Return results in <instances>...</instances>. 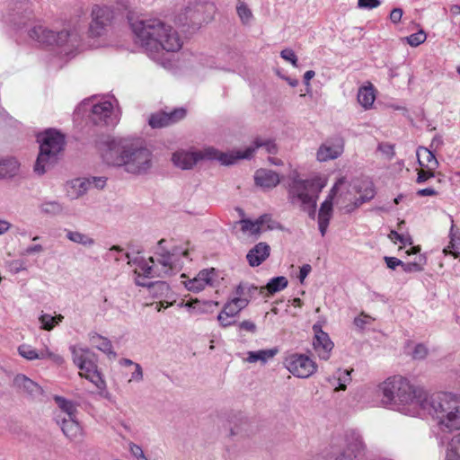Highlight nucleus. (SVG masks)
I'll return each mask as SVG.
<instances>
[{
    "mask_svg": "<svg viewBox=\"0 0 460 460\" xmlns=\"http://www.w3.org/2000/svg\"><path fill=\"white\" fill-rule=\"evenodd\" d=\"M108 165L122 166L131 174L147 173L154 164V155L146 141L137 137L114 138L108 141L102 153Z\"/></svg>",
    "mask_w": 460,
    "mask_h": 460,
    "instance_id": "nucleus-1",
    "label": "nucleus"
},
{
    "mask_svg": "<svg viewBox=\"0 0 460 460\" xmlns=\"http://www.w3.org/2000/svg\"><path fill=\"white\" fill-rule=\"evenodd\" d=\"M131 28L137 41L149 55L161 50L176 52L182 46L178 32L160 19L138 20L132 22Z\"/></svg>",
    "mask_w": 460,
    "mask_h": 460,
    "instance_id": "nucleus-2",
    "label": "nucleus"
},
{
    "mask_svg": "<svg viewBox=\"0 0 460 460\" xmlns=\"http://www.w3.org/2000/svg\"><path fill=\"white\" fill-rule=\"evenodd\" d=\"M379 390L383 394V404L409 414H420L429 396L401 376L387 378L379 385Z\"/></svg>",
    "mask_w": 460,
    "mask_h": 460,
    "instance_id": "nucleus-3",
    "label": "nucleus"
},
{
    "mask_svg": "<svg viewBox=\"0 0 460 460\" xmlns=\"http://www.w3.org/2000/svg\"><path fill=\"white\" fill-rule=\"evenodd\" d=\"M443 432L460 429V394L437 393L428 396L423 409Z\"/></svg>",
    "mask_w": 460,
    "mask_h": 460,
    "instance_id": "nucleus-4",
    "label": "nucleus"
},
{
    "mask_svg": "<svg viewBox=\"0 0 460 460\" xmlns=\"http://www.w3.org/2000/svg\"><path fill=\"white\" fill-rule=\"evenodd\" d=\"M323 185L313 180L294 178L288 186V199L293 206L299 207L311 218L316 215V204Z\"/></svg>",
    "mask_w": 460,
    "mask_h": 460,
    "instance_id": "nucleus-5",
    "label": "nucleus"
},
{
    "mask_svg": "<svg viewBox=\"0 0 460 460\" xmlns=\"http://www.w3.org/2000/svg\"><path fill=\"white\" fill-rule=\"evenodd\" d=\"M40 153L34 164L36 173L41 175L57 162L58 155L64 149L65 136L55 129H47L38 136Z\"/></svg>",
    "mask_w": 460,
    "mask_h": 460,
    "instance_id": "nucleus-6",
    "label": "nucleus"
},
{
    "mask_svg": "<svg viewBox=\"0 0 460 460\" xmlns=\"http://www.w3.org/2000/svg\"><path fill=\"white\" fill-rule=\"evenodd\" d=\"M74 363L80 369L79 375L93 383L101 392V395L108 397L109 394H103L106 390V382L98 370L94 355L88 349L73 346L70 348Z\"/></svg>",
    "mask_w": 460,
    "mask_h": 460,
    "instance_id": "nucleus-7",
    "label": "nucleus"
},
{
    "mask_svg": "<svg viewBox=\"0 0 460 460\" xmlns=\"http://www.w3.org/2000/svg\"><path fill=\"white\" fill-rule=\"evenodd\" d=\"M230 156L227 153L218 151L214 147H206L193 153L176 152L172 155V161L175 166L187 170L190 169L199 160H217L223 165H231Z\"/></svg>",
    "mask_w": 460,
    "mask_h": 460,
    "instance_id": "nucleus-8",
    "label": "nucleus"
},
{
    "mask_svg": "<svg viewBox=\"0 0 460 460\" xmlns=\"http://www.w3.org/2000/svg\"><path fill=\"white\" fill-rule=\"evenodd\" d=\"M29 35L32 40H35L40 43L47 45L56 44L58 46H62L69 42H71V46H75V43L77 42L78 36L77 33L70 32L68 31L55 32L41 25L34 26L30 31Z\"/></svg>",
    "mask_w": 460,
    "mask_h": 460,
    "instance_id": "nucleus-9",
    "label": "nucleus"
},
{
    "mask_svg": "<svg viewBox=\"0 0 460 460\" xmlns=\"http://www.w3.org/2000/svg\"><path fill=\"white\" fill-rule=\"evenodd\" d=\"M288 370L298 378H307L317 370L316 363L304 354H292L285 360Z\"/></svg>",
    "mask_w": 460,
    "mask_h": 460,
    "instance_id": "nucleus-10",
    "label": "nucleus"
},
{
    "mask_svg": "<svg viewBox=\"0 0 460 460\" xmlns=\"http://www.w3.org/2000/svg\"><path fill=\"white\" fill-rule=\"evenodd\" d=\"M92 21L89 25L91 37H101L107 31L113 19V12L107 6L94 5L91 13Z\"/></svg>",
    "mask_w": 460,
    "mask_h": 460,
    "instance_id": "nucleus-11",
    "label": "nucleus"
},
{
    "mask_svg": "<svg viewBox=\"0 0 460 460\" xmlns=\"http://www.w3.org/2000/svg\"><path fill=\"white\" fill-rule=\"evenodd\" d=\"M345 446L336 460H355L361 456L365 450V445L360 435L355 430L345 433Z\"/></svg>",
    "mask_w": 460,
    "mask_h": 460,
    "instance_id": "nucleus-12",
    "label": "nucleus"
},
{
    "mask_svg": "<svg viewBox=\"0 0 460 460\" xmlns=\"http://www.w3.org/2000/svg\"><path fill=\"white\" fill-rule=\"evenodd\" d=\"M208 4L200 2L189 3L178 14L177 21L182 25H199L206 21L204 15Z\"/></svg>",
    "mask_w": 460,
    "mask_h": 460,
    "instance_id": "nucleus-13",
    "label": "nucleus"
},
{
    "mask_svg": "<svg viewBox=\"0 0 460 460\" xmlns=\"http://www.w3.org/2000/svg\"><path fill=\"white\" fill-rule=\"evenodd\" d=\"M312 329L314 332L313 347L314 351L321 359H329L331 352L334 347L329 334L323 331L322 324L320 323H315Z\"/></svg>",
    "mask_w": 460,
    "mask_h": 460,
    "instance_id": "nucleus-14",
    "label": "nucleus"
},
{
    "mask_svg": "<svg viewBox=\"0 0 460 460\" xmlns=\"http://www.w3.org/2000/svg\"><path fill=\"white\" fill-rule=\"evenodd\" d=\"M261 147L269 154H276L278 150L277 146L272 139L257 137L254 140L253 145L246 147L244 151H233L227 153L230 155L228 156V160L231 161V164H234L239 159H249L252 156L256 149Z\"/></svg>",
    "mask_w": 460,
    "mask_h": 460,
    "instance_id": "nucleus-15",
    "label": "nucleus"
},
{
    "mask_svg": "<svg viewBox=\"0 0 460 460\" xmlns=\"http://www.w3.org/2000/svg\"><path fill=\"white\" fill-rule=\"evenodd\" d=\"M31 11L27 0H10L8 4V21L15 26H22L31 18Z\"/></svg>",
    "mask_w": 460,
    "mask_h": 460,
    "instance_id": "nucleus-16",
    "label": "nucleus"
},
{
    "mask_svg": "<svg viewBox=\"0 0 460 460\" xmlns=\"http://www.w3.org/2000/svg\"><path fill=\"white\" fill-rule=\"evenodd\" d=\"M217 271L214 268L200 270L196 277L184 281L185 288L192 292L202 291L207 286L214 287Z\"/></svg>",
    "mask_w": 460,
    "mask_h": 460,
    "instance_id": "nucleus-17",
    "label": "nucleus"
},
{
    "mask_svg": "<svg viewBox=\"0 0 460 460\" xmlns=\"http://www.w3.org/2000/svg\"><path fill=\"white\" fill-rule=\"evenodd\" d=\"M344 150V141L335 137L322 144L317 151L316 157L319 162H326L338 158Z\"/></svg>",
    "mask_w": 460,
    "mask_h": 460,
    "instance_id": "nucleus-18",
    "label": "nucleus"
},
{
    "mask_svg": "<svg viewBox=\"0 0 460 460\" xmlns=\"http://www.w3.org/2000/svg\"><path fill=\"white\" fill-rule=\"evenodd\" d=\"M56 423L60 427L63 434L69 440L73 441L84 435V430L77 420V416L73 418H66L61 414H58L55 417Z\"/></svg>",
    "mask_w": 460,
    "mask_h": 460,
    "instance_id": "nucleus-19",
    "label": "nucleus"
},
{
    "mask_svg": "<svg viewBox=\"0 0 460 460\" xmlns=\"http://www.w3.org/2000/svg\"><path fill=\"white\" fill-rule=\"evenodd\" d=\"M186 115L184 109H175L171 112H157L150 116L148 123L153 128H159L169 126L183 119Z\"/></svg>",
    "mask_w": 460,
    "mask_h": 460,
    "instance_id": "nucleus-20",
    "label": "nucleus"
},
{
    "mask_svg": "<svg viewBox=\"0 0 460 460\" xmlns=\"http://www.w3.org/2000/svg\"><path fill=\"white\" fill-rule=\"evenodd\" d=\"M18 353L27 360L49 358L58 365L62 364L64 361L61 356L51 352L48 348L37 351L29 344L20 345L18 347Z\"/></svg>",
    "mask_w": 460,
    "mask_h": 460,
    "instance_id": "nucleus-21",
    "label": "nucleus"
},
{
    "mask_svg": "<svg viewBox=\"0 0 460 460\" xmlns=\"http://www.w3.org/2000/svg\"><path fill=\"white\" fill-rule=\"evenodd\" d=\"M113 107L111 102H103L94 104L91 111V120L95 125H113L114 121L111 118Z\"/></svg>",
    "mask_w": 460,
    "mask_h": 460,
    "instance_id": "nucleus-22",
    "label": "nucleus"
},
{
    "mask_svg": "<svg viewBox=\"0 0 460 460\" xmlns=\"http://www.w3.org/2000/svg\"><path fill=\"white\" fill-rule=\"evenodd\" d=\"M270 254V246L264 242L255 244L247 253L246 259L251 267H258L265 261Z\"/></svg>",
    "mask_w": 460,
    "mask_h": 460,
    "instance_id": "nucleus-23",
    "label": "nucleus"
},
{
    "mask_svg": "<svg viewBox=\"0 0 460 460\" xmlns=\"http://www.w3.org/2000/svg\"><path fill=\"white\" fill-rule=\"evenodd\" d=\"M14 386L21 392L25 393L32 398H37L42 394V388L34 381L24 375H17L13 379Z\"/></svg>",
    "mask_w": 460,
    "mask_h": 460,
    "instance_id": "nucleus-24",
    "label": "nucleus"
},
{
    "mask_svg": "<svg viewBox=\"0 0 460 460\" xmlns=\"http://www.w3.org/2000/svg\"><path fill=\"white\" fill-rule=\"evenodd\" d=\"M254 181L262 189H272L279 183L280 180L277 172L268 169H259L255 172Z\"/></svg>",
    "mask_w": 460,
    "mask_h": 460,
    "instance_id": "nucleus-25",
    "label": "nucleus"
},
{
    "mask_svg": "<svg viewBox=\"0 0 460 460\" xmlns=\"http://www.w3.org/2000/svg\"><path fill=\"white\" fill-rule=\"evenodd\" d=\"M229 435L234 437L242 434L247 425L246 417L240 411L230 412L227 416Z\"/></svg>",
    "mask_w": 460,
    "mask_h": 460,
    "instance_id": "nucleus-26",
    "label": "nucleus"
},
{
    "mask_svg": "<svg viewBox=\"0 0 460 460\" xmlns=\"http://www.w3.org/2000/svg\"><path fill=\"white\" fill-rule=\"evenodd\" d=\"M91 344L97 349L107 354L109 357H116V353L113 351L112 344L111 341L97 332H91L89 334Z\"/></svg>",
    "mask_w": 460,
    "mask_h": 460,
    "instance_id": "nucleus-27",
    "label": "nucleus"
},
{
    "mask_svg": "<svg viewBox=\"0 0 460 460\" xmlns=\"http://www.w3.org/2000/svg\"><path fill=\"white\" fill-rule=\"evenodd\" d=\"M418 162L421 167L434 171L438 166L435 155L429 149L420 146L417 150Z\"/></svg>",
    "mask_w": 460,
    "mask_h": 460,
    "instance_id": "nucleus-28",
    "label": "nucleus"
},
{
    "mask_svg": "<svg viewBox=\"0 0 460 460\" xmlns=\"http://www.w3.org/2000/svg\"><path fill=\"white\" fill-rule=\"evenodd\" d=\"M19 162L13 157L0 159V179L12 178L18 174Z\"/></svg>",
    "mask_w": 460,
    "mask_h": 460,
    "instance_id": "nucleus-29",
    "label": "nucleus"
},
{
    "mask_svg": "<svg viewBox=\"0 0 460 460\" xmlns=\"http://www.w3.org/2000/svg\"><path fill=\"white\" fill-rule=\"evenodd\" d=\"M149 261L152 262V265L144 259L139 261L135 260L133 263H137V267L135 269L134 274L143 276L145 278H155L156 276H160V273H156V270L154 266V258L150 257Z\"/></svg>",
    "mask_w": 460,
    "mask_h": 460,
    "instance_id": "nucleus-30",
    "label": "nucleus"
},
{
    "mask_svg": "<svg viewBox=\"0 0 460 460\" xmlns=\"http://www.w3.org/2000/svg\"><path fill=\"white\" fill-rule=\"evenodd\" d=\"M376 100L375 89L372 84L359 88L358 93V102L365 109L372 107Z\"/></svg>",
    "mask_w": 460,
    "mask_h": 460,
    "instance_id": "nucleus-31",
    "label": "nucleus"
},
{
    "mask_svg": "<svg viewBox=\"0 0 460 460\" xmlns=\"http://www.w3.org/2000/svg\"><path fill=\"white\" fill-rule=\"evenodd\" d=\"M53 399L64 414L63 416H66V418L77 416L78 411L76 405L72 401L59 395H55Z\"/></svg>",
    "mask_w": 460,
    "mask_h": 460,
    "instance_id": "nucleus-32",
    "label": "nucleus"
},
{
    "mask_svg": "<svg viewBox=\"0 0 460 460\" xmlns=\"http://www.w3.org/2000/svg\"><path fill=\"white\" fill-rule=\"evenodd\" d=\"M65 231L66 238L75 243L81 244L84 247H91L95 243L94 239L86 234L68 229Z\"/></svg>",
    "mask_w": 460,
    "mask_h": 460,
    "instance_id": "nucleus-33",
    "label": "nucleus"
},
{
    "mask_svg": "<svg viewBox=\"0 0 460 460\" xmlns=\"http://www.w3.org/2000/svg\"><path fill=\"white\" fill-rule=\"evenodd\" d=\"M277 353H278L277 349L249 351L247 353L246 361L249 363H255L257 361H261V363H266L270 358H272Z\"/></svg>",
    "mask_w": 460,
    "mask_h": 460,
    "instance_id": "nucleus-34",
    "label": "nucleus"
},
{
    "mask_svg": "<svg viewBox=\"0 0 460 460\" xmlns=\"http://www.w3.org/2000/svg\"><path fill=\"white\" fill-rule=\"evenodd\" d=\"M181 306H185L189 309H193L194 311H196L198 314H206V313H208V312H212L213 311V307L214 306H217L218 305V303L217 302H213V301H207V302H204L202 304H200V302L199 300H192V301H189L187 303H181L180 304Z\"/></svg>",
    "mask_w": 460,
    "mask_h": 460,
    "instance_id": "nucleus-35",
    "label": "nucleus"
},
{
    "mask_svg": "<svg viewBox=\"0 0 460 460\" xmlns=\"http://www.w3.org/2000/svg\"><path fill=\"white\" fill-rule=\"evenodd\" d=\"M71 189L73 190L72 199H78L91 189L88 178H78L71 181Z\"/></svg>",
    "mask_w": 460,
    "mask_h": 460,
    "instance_id": "nucleus-36",
    "label": "nucleus"
},
{
    "mask_svg": "<svg viewBox=\"0 0 460 460\" xmlns=\"http://www.w3.org/2000/svg\"><path fill=\"white\" fill-rule=\"evenodd\" d=\"M156 254L158 255V263L161 264L164 269V273L169 274L177 262V259H175V253H171V252H156Z\"/></svg>",
    "mask_w": 460,
    "mask_h": 460,
    "instance_id": "nucleus-37",
    "label": "nucleus"
},
{
    "mask_svg": "<svg viewBox=\"0 0 460 460\" xmlns=\"http://www.w3.org/2000/svg\"><path fill=\"white\" fill-rule=\"evenodd\" d=\"M288 279L284 276H279L272 278L265 286V289H267L270 295H273L277 292H279L288 287Z\"/></svg>",
    "mask_w": 460,
    "mask_h": 460,
    "instance_id": "nucleus-38",
    "label": "nucleus"
},
{
    "mask_svg": "<svg viewBox=\"0 0 460 460\" xmlns=\"http://www.w3.org/2000/svg\"><path fill=\"white\" fill-rule=\"evenodd\" d=\"M146 278L143 276L137 275L135 279L136 285L139 287H146L149 288L158 289L162 293L167 292L169 290V286L164 281H156V282H149L146 280Z\"/></svg>",
    "mask_w": 460,
    "mask_h": 460,
    "instance_id": "nucleus-39",
    "label": "nucleus"
},
{
    "mask_svg": "<svg viewBox=\"0 0 460 460\" xmlns=\"http://www.w3.org/2000/svg\"><path fill=\"white\" fill-rule=\"evenodd\" d=\"M343 183V179H340L330 190L325 200L321 204L319 213H332V200L337 193L338 186Z\"/></svg>",
    "mask_w": 460,
    "mask_h": 460,
    "instance_id": "nucleus-40",
    "label": "nucleus"
},
{
    "mask_svg": "<svg viewBox=\"0 0 460 460\" xmlns=\"http://www.w3.org/2000/svg\"><path fill=\"white\" fill-rule=\"evenodd\" d=\"M40 209L46 215L57 216L63 212L64 206L56 200L45 201L40 204Z\"/></svg>",
    "mask_w": 460,
    "mask_h": 460,
    "instance_id": "nucleus-41",
    "label": "nucleus"
},
{
    "mask_svg": "<svg viewBox=\"0 0 460 460\" xmlns=\"http://www.w3.org/2000/svg\"><path fill=\"white\" fill-rule=\"evenodd\" d=\"M446 460H460V434L455 436L449 442Z\"/></svg>",
    "mask_w": 460,
    "mask_h": 460,
    "instance_id": "nucleus-42",
    "label": "nucleus"
},
{
    "mask_svg": "<svg viewBox=\"0 0 460 460\" xmlns=\"http://www.w3.org/2000/svg\"><path fill=\"white\" fill-rule=\"evenodd\" d=\"M453 230H454V225H452L451 226V230H450V237H451V241L449 243V245H447L445 249H444V252L446 254L447 253H450L452 254L455 258H458L460 256V234L456 236L454 234H453Z\"/></svg>",
    "mask_w": 460,
    "mask_h": 460,
    "instance_id": "nucleus-43",
    "label": "nucleus"
},
{
    "mask_svg": "<svg viewBox=\"0 0 460 460\" xmlns=\"http://www.w3.org/2000/svg\"><path fill=\"white\" fill-rule=\"evenodd\" d=\"M236 12L243 24H248L253 18L251 9L242 0H238L236 5Z\"/></svg>",
    "mask_w": 460,
    "mask_h": 460,
    "instance_id": "nucleus-44",
    "label": "nucleus"
},
{
    "mask_svg": "<svg viewBox=\"0 0 460 460\" xmlns=\"http://www.w3.org/2000/svg\"><path fill=\"white\" fill-rule=\"evenodd\" d=\"M63 315L58 314L57 316H52L50 314H42L40 317V321L41 323V328L47 331L52 330L55 325L58 324L63 320Z\"/></svg>",
    "mask_w": 460,
    "mask_h": 460,
    "instance_id": "nucleus-45",
    "label": "nucleus"
},
{
    "mask_svg": "<svg viewBox=\"0 0 460 460\" xmlns=\"http://www.w3.org/2000/svg\"><path fill=\"white\" fill-rule=\"evenodd\" d=\"M238 224L241 225L243 232H250L252 235H259L261 233V228L256 220L252 221L250 219H242Z\"/></svg>",
    "mask_w": 460,
    "mask_h": 460,
    "instance_id": "nucleus-46",
    "label": "nucleus"
},
{
    "mask_svg": "<svg viewBox=\"0 0 460 460\" xmlns=\"http://www.w3.org/2000/svg\"><path fill=\"white\" fill-rule=\"evenodd\" d=\"M426 259L423 256L419 257V261L402 262V267L405 272H420L423 270L422 265L425 264Z\"/></svg>",
    "mask_w": 460,
    "mask_h": 460,
    "instance_id": "nucleus-47",
    "label": "nucleus"
},
{
    "mask_svg": "<svg viewBox=\"0 0 460 460\" xmlns=\"http://www.w3.org/2000/svg\"><path fill=\"white\" fill-rule=\"evenodd\" d=\"M427 35L423 30L412 33L406 38L407 43L411 47H418L426 40Z\"/></svg>",
    "mask_w": 460,
    "mask_h": 460,
    "instance_id": "nucleus-48",
    "label": "nucleus"
},
{
    "mask_svg": "<svg viewBox=\"0 0 460 460\" xmlns=\"http://www.w3.org/2000/svg\"><path fill=\"white\" fill-rule=\"evenodd\" d=\"M339 386L335 388L336 391L342 390L344 391L346 389V384L349 383L350 378V371L349 370H344V371H339L338 376H336Z\"/></svg>",
    "mask_w": 460,
    "mask_h": 460,
    "instance_id": "nucleus-49",
    "label": "nucleus"
},
{
    "mask_svg": "<svg viewBox=\"0 0 460 460\" xmlns=\"http://www.w3.org/2000/svg\"><path fill=\"white\" fill-rule=\"evenodd\" d=\"M260 227L262 229L264 225H267V229H277L279 228V224L276 221L272 220L269 215H262L258 219H256Z\"/></svg>",
    "mask_w": 460,
    "mask_h": 460,
    "instance_id": "nucleus-50",
    "label": "nucleus"
},
{
    "mask_svg": "<svg viewBox=\"0 0 460 460\" xmlns=\"http://www.w3.org/2000/svg\"><path fill=\"white\" fill-rule=\"evenodd\" d=\"M280 57L286 61L290 62L295 67L297 66V58L291 49H285L280 52Z\"/></svg>",
    "mask_w": 460,
    "mask_h": 460,
    "instance_id": "nucleus-51",
    "label": "nucleus"
},
{
    "mask_svg": "<svg viewBox=\"0 0 460 460\" xmlns=\"http://www.w3.org/2000/svg\"><path fill=\"white\" fill-rule=\"evenodd\" d=\"M11 272L16 274L26 270L25 262L22 260H13L8 263Z\"/></svg>",
    "mask_w": 460,
    "mask_h": 460,
    "instance_id": "nucleus-52",
    "label": "nucleus"
},
{
    "mask_svg": "<svg viewBox=\"0 0 460 460\" xmlns=\"http://www.w3.org/2000/svg\"><path fill=\"white\" fill-rule=\"evenodd\" d=\"M144 374L143 368L139 364L134 365V371L131 373L130 378L128 382H137L139 383L143 380Z\"/></svg>",
    "mask_w": 460,
    "mask_h": 460,
    "instance_id": "nucleus-53",
    "label": "nucleus"
},
{
    "mask_svg": "<svg viewBox=\"0 0 460 460\" xmlns=\"http://www.w3.org/2000/svg\"><path fill=\"white\" fill-rule=\"evenodd\" d=\"M428 355V349L423 344H417L412 351L414 359H423Z\"/></svg>",
    "mask_w": 460,
    "mask_h": 460,
    "instance_id": "nucleus-54",
    "label": "nucleus"
},
{
    "mask_svg": "<svg viewBox=\"0 0 460 460\" xmlns=\"http://www.w3.org/2000/svg\"><path fill=\"white\" fill-rule=\"evenodd\" d=\"M389 237L392 240L399 241L400 243H403L404 245L411 244V243H412L411 238L409 235H404V234H399L398 232H396L394 230L391 231Z\"/></svg>",
    "mask_w": 460,
    "mask_h": 460,
    "instance_id": "nucleus-55",
    "label": "nucleus"
},
{
    "mask_svg": "<svg viewBox=\"0 0 460 460\" xmlns=\"http://www.w3.org/2000/svg\"><path fill=\"white\" fill-rule=\"evenodd\" d=\"M89 181L92 188H96L97 190H102L106 185L107 178L105 177H89Z\"/></svg>",
    "mask_w": 460,
    "mask_h": 460,
    "instance_id": "nucleus-56",
    "label": "nucleus"
},
{
    "mask_svg": "<svg viewBox=\"0 0 460 460\" xmlns=\"http://www.w3.org/2000/svg\"><path fill=\"white\" fill-rule=\"evenodd\" d=\"M224 314H226V317H234L239 314V309L236 307L234 304L230 300L225 305L223 310Z\"/></svg>",
    "mask_w": 460,
    "mask_h": 460,
    "instance_id": "nucleus-57",
    "label": "nucleus"
},
{
    "mask_svg": "<svg viewBox=\"0 0 460 460\" xmlns=\"http://www.w3.org/2000/svg\"><path fill=\"white\" fill-rule=\"evenodd\" d=\"M380 5L379 0H358V6L363 9H373Z\"/></svg>",
    "mask_w": 460,
    "mask_h": 460,
    "instance_id": "nucleus-58",
    "label": "nucleus"
},
{
    "mask_svg": "<svg viewBox=\"0 0 460 460\" xmlns=\"http://www.w3.org/2000/svg\"><path fill=\"white\" fill-rule=\"evenodd\" d=\"M239 328L251 333H255L257 331L256 324L249 320L243 321L239 323Z\"/></svg>",
    "mask_w": 460,
    "mask_h": 460,
    "instance_id": "nucleus-59",
    "label": "nucleus"
},
{
    "mask_svg": "<svg viewBox=\"0 0 460 460\" xmlns=\"http://www.w3.org/2000/svg\"><path fill=\"white\" fill-rule=\"evenodd\" d=\"M129 451L132 454V456H134L137 458V460L143 458V456H145L144 451L141 448V447L135 443L129 444Z\"/></svg>",
    "mask_w": 460,
    "mask_h": 460,
    "instance_id": "nucleus-60",
    "label": "nucleus"
},
{
    "mask_svg": "<svg viewBox=\"0 0 460 460\" xmlns=\"http://www.w3.org/2000/svg\"><path fill=\"white\" fill-rule=\"evenodd\" d=\"M432 177H434L433 171H429V169H427V170H420L418 172L417 182L418 183H422V182L428 181L429 179H430Z\"/></svg>",
    "mask_w": 460,
    "mask_h": 460,
    "instance_id": "nucleus-61",
    "label": "nucleus"
},
{
    "mask_svg": "<svg viewBox=\"0 0 460 460\" xmlns=\"http://www.w3.org/2000/svg\"><path fill=\"white\" fill-rule=\"evenodd\" d=\"M402 14H403V11L402 8H394L392 11H391V13H390V20L393 23H398L402 17Z\"/></svg>",
    "mask_w": 460,
    "mask_h": 460,
    "instance_id": "nucleus-62",
    "label": "nucleus"
},
{
    "mask_svg": "<svg viewBox=\"0 0 460 460\" xmlns=\"http://www.w3.org/2000/svg\"><path fill=\"white\" fill-rule=\"evenodd\" d=\"M231 301L236 305L239 311H242L249 304V300L246 297H233Z\"/></svg>",
    "mask_w": 460,
    "mask_h": 460,
    "instance_id": "nucleus-63",
    "label": "nucleus"
},
{
    "mask_svg": "<svg viewBox=\"0 0 460 460\" xmlns=\"http://www.w3.org/2000/svg\"><path fill=\"white\" fill-rule=\"evenodd\" d=\"M385 261L389 269L394 270L397 266H402V261L395 257H385Z\"/></svg>",
    "mask_w": 460,
    "mask_h": 460,
    "instance_id": "nucleus-64",
    "label": "nucleus"
}]
</instances>
